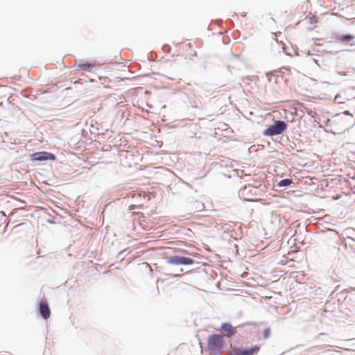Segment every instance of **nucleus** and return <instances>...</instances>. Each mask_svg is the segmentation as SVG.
<instances>
[{"instance_id": "nucleus-1", "label": "nucleus", "mask_w": 355, "mask_h": 355, "mask_svg": "<svg viewBox=\"0 0 355 355\" xmlns=\"http://www.w3.org/2000/svg\"><path fill=\"white\" fill-rule=\"evenodd\" d=\"M263 189L260 187L245 185L239 190V196L246 201H257L254 197L262 196Z\"/></svg>"}, {"instance_id": "nucleus-2", "label": "nucleus", "mask_w": 355, "mask_h": 355, "mask_svg": "<svg viewBox=\"0 0 355 355\" xmlns=\"http://www.w3.org/2000/svg\"><path fill=\"white\" fill-rule=\"evenodd\" d=\"M208 348L211 353L221 354L223 348V340L219 334L211 335L207 341Z\"/></svg>"}, {"instance_id": "nucleus-3", "label": "nucleus", "mask_w": 355, "mask_h": 355, "mask_svg": "<svg viewBox=\"0 0 355 355\" xmlns=\"http://www.w3.org/2000/svg\"><path fill=\"white\" fill-rule=\"evenodd\" d=\"M287 123L282 120H276L274 123L263 130L265 136H275L282 134L287 128Z\"/></svg>"}, {"instance_id": "nucleus-4", "label": "nucleus", "mask_w": 355, "mask_h": 355, "mask_svg": "<svg viewBox=\"0 0 355 355\" xmlns=\"http://www.w3.org/2000/svg\"><path fill=\"white\" fill-rule=\"evenodd\" d=\"M166 261L167 263L170 265H193L195 263V261L187 257H183L180 255H174L169 257H166Z\"/></svg>"}, {"instance_id": "nucleus-5", "label": "nucleus", "mask_w": 355, "mask_h": 355, "mask_svg": "<svg viewBox=\"0 0 355 355\" xmlns=\"http://www.w3.org/2000/svg\"><path fill=\"white\" fill-rule=\"evenodd\" d=\"M260 350L259 345H254L251 347H234L229 351V355H254Z\"/></svg>"}, {"instance_id": "nucleus-6", "label": "nucleus", "mask_w": 355, "mask_h": 355, "mask_svg": "<svg viewBox=\"0 0 355 355\" xmlns=\"http://www.w3.org/2000/svg\"><path fill=\"white\" fill-rule=\"evenodd\" d=\"M31 160L33 161H39V162H43L46 161L49 159L51 160H55V155L51 153L46 152V151H42V152H37L35 153H33L31 155Z\"/></svg>"}, {"instance_id": "nucleus-7", "label": "nucleus", "mask_w": 355, "mask_h": 355, "mask_svg": "<svg viewBox=\"0 0 355 355\" xmlns=\"http://www.w3.org/2000/svg\"><path fill=\"white\" fill-rule=\"evenodd\" d=\"M37 311L41 317H42L44 320H47L50 318L51 310L48 303L46 301L42 300L40 302L37 306Z\"/></svg>"}, {"instance_id": "nucleus-8", "label": "nucleus", "mask_w": 355, "mask_h": 355, "mask_svg": "<svg viewBox=\"0 0 355 355\" xmlns=\"http://www.w3.org/2000/svg\"><path fill=\"white\" fill-rule=\"evenodd\" d=\"M220 329L226 333V336L228 338L232 337L236 333V328H234L232 324L228 322L223 323Z\"/></svg>"}, {"instance_id": "nucleus-9", "label": "nucleus", "mask_w": 355, "mask_h": 355, "mask_svg": "<svg viewBox=\"0 0 355 355\" xmlns=\"http://www.w3.org/2000/svg\"><path fill=\"white\" fill-rule=\"evenodd\" d=\"M76 64L78 66V69L88 72H92L94 68V64L90 62H83L82 60L76 61Z\"/></svg>"}, {"instance_id": "nucleus-10", "label": "nucleus", "mask_w": 355, "mask_h": 355, "mask_svg": "<svg viewBox=\"0 0 355 355\" xmlns=\"http://www.w3.org/2000/svg\"><path fill=\"white\" fill-rule=\"evenodd\" d=\"M335 38L338 41H340L343 43L347 44L354 40V36L350 34L338 35L336 36Z\"/></svg>"}, {"instance_id": "nucleus-11", "label": "nucleus", "mask_w": 355, "mask_h": 355, "mask_svg": "<svg viewBox=\"0 0 355 355\" xmlns=\"http://www.w3.org/2000/svg\"><path fill=\"white\" fill-rule=\"evenodd\" d=\"M292 182H293V181L291 179H289V178L282 179L277 183V187H279V188L287 187L290 186Z\"/></svg>"}, {"instance_id": "nucleus-12", "label": "nucleus", "mask_w": 355, "mask_h": 355, "mask_svg": "<svg viewBox=\"0 0 355 355\" xmlns=\"http://www.w3.org/2000/svg\"><path fill=\"white\" fill-rule=\"evenodd\" d=\"M303 108L305 110V112L307 113V114H309L311 118H315L317 116V113L314 110H313L306 106H303Z\"/></svg>"}, {"instance_id": "nucleus-13", "label": "nucleus", "mask_w": 355, "mask_h": 355, "mask_svg": "<svg viewBox=\"0 0 355 355\" xmlns=\"http://www.w3.org/2000/svg\"><path fill=\"white\" fill-rule=\"evenodd\" d=\"M270 334V329L269 327L264 329L263 332V337L264 339H267L269 338Z\"/></svg>"}, {"instance_id": "nucleus-14", "label": "nucleus", "mask_w": 355, "mask_h": 355, "mask_svg": "<svg viewBox=\"0 0 355 355\" xmlns=\"http://www.w3.org/2000/svg\"><path fill=\"white\" fill-rule=\"evenodd\" d=\"M162 49H163L164 51H165L166 53H169L171 47H170L169 45L165 44V45L163 46Z\"/></svg>"}, {"instance_id": "nucleus-15", "label": "nucleus", "mask_w": 355, "mask_h": 355, "mask_svg": "<svg viewBox=\"0 0 355 355\" xmlns=\"http://www.w3.org/2000/svg\"><path fill=\"white\" fill-rule=\"evenodd\" d=\"M46 222L50 224H55L56 222L54 220V217H51L46 219Z\"/></svg>"}, {"instance_id": "nucleus-16", "label": "nucleus", "mask_w": 355, "mask_h": 355, "mask_svg": "<svg viewBox=\"0 0 355 355\" xmlns=\"http://www.w3.org/2000/svg\"><path fill=\"white\" fill-rule=\"evenodd\" d=\"M314 120L313 121L315 122V123H319L320 120V117L317 114V116L315 117V118H313Z\"/></svg>"}, {"instance_id": "nucleus-17", "label": "nucleus", "mask_w": 355, "mask_h": 355, "mask_svg": "<svg viewBox=\"0 0 355 355\" xmlns=\"http://www.w3.org/2000/svg\"><path fill=\"white\" fill-rule=\"evenodd\" d=\"M0 216H1V218H4V217H6V214H5V212H4V211H0Z\"/></svg>"}, {"instance_id": "nucleus-18", "label": "nucleus", "mask_w": 355, "mask_h": 355, "mask_svg": "<svg viewBox=\"0 0 355 355\" xmlns=\"http://www.w3.org/2000/svg\"><path fill=\"white\" fill-rule=\"evenodd\" d=\"M343 114H344L345 115H351V113L349 112V110H346V111H345V112H343Z\"/></svg>"}, {"instance_id": "nucleus-19", "label": "nucleus", "mask_w": 355, "mask_h": 355, "mask_svg": "<svg viewBox=\"0 0 355 355\" xmlns=\"http://www.w3.org/2000/svg\"><path fill=\"white\" fill-rule=\"evenodd\" d=\"M352 190L355 193V185L352 188Z\"/></svg>"}, {"instance_id": "nucleus-20", "label": "nucleus", "mask_w": 355, "mask_h": 355, "mask_svg": "<svg viewBox=\"0 0 355 355\" xmlns=\"http://www.w3.org/2000/svg\"><path fill=\"white\" fill-rule=\"evenodd\" d=\"M243 327V324L238 325L237 327Z\"/></svg>"}]
</instances>
